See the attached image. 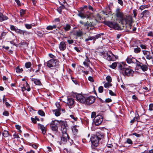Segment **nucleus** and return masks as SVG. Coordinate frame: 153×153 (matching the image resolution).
Segmentation results:
<instances>
[{
	"label": "nucleus",
	"mask_w": 153,
	"mask_h": 153,
	"mask_svg": "<svg viewBox=\"0 0 153 153\" xmlns=\"http://www.w3.org/2000/svg\"><path fill=\"white\" fill-rule=\"evenodd\" d=\"M104 35L103 33H100V34H98L97 35L92 36L93 39V43H94L95 42V40L98 39V38H100L101 36L102 35Z\"/></svg>",
	"instance_id": "obj_25"
},
{
	"label": "nucleus",
	"mask_w": 153,
	"mask_h": 153,
	"mask_svg": "<svg viewBox=\"0 0 153 153\" xmlns=\"http://www.w3.org/2000/svg\"><path fill=\"white\" fill-rule=\"evenodd\" d=\"M69 138V137L67 133H62V136L61 137V141L59 142V144L60 145L66 144Z\"/></svg>",
	"instance_id": "obj_10"
},
{
	"label": "nucleus",
	"mask_w": 153,
	"mask_h": 153,
	"mask_svg": "<svg viewBox=\"0 0 153 153\" xmlns=\"http://www.w3.org/2000/svg\"><path fill=\"white\" fill-rule=\"evenodd\" d=\"M9 113L8 111H4L3 113V115L4 116H8L9 115Z\"/></svg>",
	"instance_id": "obj_60"
},
{
	"label": "nucleus",
	"mask_w": 153,
	"mask_h": 153,
	"mask_svg": "<svg viewBox=\"0 0 153 153\" xmlns=\"http://www.w3.org/2000/svg\"><path fill=\"white\" fill-rule=\"evenodd\" d=\"M59 31L58 33H59L61 35L63 36V37L64 38H68V37L65 36V30H63L62 29H59Z\"/></svg>",
	"instance_id": "obj_28"
},
{
	"label": "nucleus",
	"mask_w": 153,
	"mask_h": 153,
	"mask_svg": "<svg viewBox=\"0 0 153 153\" xmlns=\"http://www.w3.org/2000/svg\"><path fill=\"white\" fill-rule=\"evenodd\" d=\"M8 18L5 15H4L1 13L0 12V22L7 20Z\"/></svg>",
	"instance_id": "obj_23"
},
{
	"label": "nucleus",
	"mask_w": 153,
	"mask_h": 153,
	"mask_svg": "<svg viewBox=\"0 0 153 153\" xmlns=\"http://www.w3.org/2000/svg\"><path fill=\"white\" fill-rule=\"evenodd\" d=\"M10 134L8 131L4 130L2 133V135L5 137H7L10 135Z\"/></svg>",
	"instance_id": "obj_34"
},
{
	"label": "nucleus",
	"mask_w": 153,
	"mask_h": 153,
	"mask_svg": "<svg viewBox=\"0 0 153 153\" xmlns=\"http://www.w3.org/2000/svg\"><path fill=\"white\" fill-rule=\"evenodd\" d=\"M59 4L62 5H64V6H66L68 5L65 0H59Z\"/></svg>",
	"instance_id": "obj_30"
},
{
	"label": "nucleus",
	"mask_w": 153,
	"mask_h": 153,
	"mask_svg": "<svg viewBox=\"0 0 153 153\" xmlns=\"http://www.w3.org/2000/svg\"><path fill=\"white\" fill-rule=\"evenodd\" d=\"M118 0V3L120 5L122 6L123 5V3L122 0Z\"/></svg>",
	"instance_id": "obj_62"
},
{
	"label": "nucleus",
	"mask_w": 153,
	"mask_h": 153,
	"mask_svg": "<svg viewBox=\"0 0 153 153\" xmlns=\"http://www.w3.org/2000/svg\"><path fill=\"white\" fill-rule=\"evenodd\" d=\"M107 146L108 148H111L113 147V145L112 143H111V142L108 141L107 144Z\"/></svg>",
	"instance_id": "obj_50"
},
{
	"label": "nucleus",
	"mask_w": 153,
	"mask_h": 153,
	"mask_svg": "<svg viewBox=\"0 0 153 153\" xmlns=\"http://www.w3.org/2000/svg\"><path fill=\"white\" fill-rule=\"evenodd\" d=\"M79 22L80 24H81L82 25H83V26L85 27H87V28H88V21H87L85 22H84L83 21H79Z\"/></svg>",
	"instance_id": "obj_37"
},
{
	"label": "nucleus",
	"mask_w": 153,
	"mask_h": 153,
	"mask_svg": "<svg viewBox=\"0 0 153 153\" xmlns=\"http://www.w3.org/2000/svg\"><path fill=\"white\" fill-rule=\"evenodd\" d=\"M95 100V98L94 97L90 96L85 98V102L84 103L87 105H90L93 103Z\"/></svg>",
	"instance_id": "obj_12"
},
{
	"label": "nucleus",
	"mask_w": 153,
	"mask_h": 153,
	"mask_svg": "<svg viewBox=\"0 0 153 153\" xmlns=\"http://www.w3.org/2000/svg\"><path fill=\"white\" fill-rule=\"evenodd\" d=\"M36 33L38 35V36L40 37H42L43 36V34L42 32L41 31H37Z\"/></svg>",
	"instance_id": "obj_55"
},
{
	"label": "nucleus",
	"mask_w": 153,
	"mask_h": 153,
	"mask_svg": "<svg viewBox=\"0 0 153 153\" xmlns=\"http://www.w3.org/2000/svg\"><path fill=\"white\" fill-rule=\"evenodd\" d=\"M150 5H142L140 6V9L141 10H143L145 8H147L149 7Z\"/></svg>",
	"instance_id": "obj_45"
},
{
	"label": "nucleus",
	"mask_w": 153,
	"mask_h": 153,
	"mask_svg": "<svg viewBox=\"0 0 153 153\" xmlns=\"http://www.w3.org/2000/svg\"><path fill=\"white\" fill-rule=\"evenodd\" d=\"M23 88L25 90H26L28 91H30V87L29 86V85L28 84L27 82H26V86H24Z\"/></svg>",
	"instance_id": "obj_31"
},
{
	"label": "nucleus",
	"mask_w": 153,
	"mask_h": 153,
	"mask_svg": "<svg viewBox=\"0 0 153 153\" xmlns=\"http://www.w3.org/2000/svg\"><path fill=\"white\" fill-rule=\"evenodd\" d=\"M15 32L18 33H19L21 34H22L24 35L25 34H26L27 33V32L25 30H22L20 29H18L17 28L16 29Z\"/></svg>",
	"instance_id": "obj_24"
},
{
	"label": "nucleus",
	"mask_w": 153,
	"mask_h": 153,
	"mask_svg": "<svg viewBox=\"0 0 153 153\" xmlns=\"http://www.w3.org/2000/svg\"><path fill=\"white\" fill-rule=\"evenodd\" d=\"M150 13L148 10H145L141 13V18L143 20H146L148 17H149Z\"/></svg>",
	"instance_id": "obj_14"
},
{
	"label": "nucleus",
	"mask_w": 153,
	"mask_h": 153,
	"mask_svg": "<svg viewBox=\"0 0 153 153\" xmlns=\"http://www.w3.org/2000/svg\"><path fill=\"white\" fill-rule=\"evenodd\" d=\"M71 27L70 25L67 24L63 27L62 29L65 30L66 32L70 30L71 29Z\"/></svg>",
	"instance_id": "obj_27"
},
{
	"label": "nucleus",
	"mask_w": 153,
	"mask_h": 153,
	"mask_svg": "<svg viewBox=\"0 0 153 153\" xmlns=\"http://www.w3.org/2000/svg\"><path fill=\"white\" fill-rule=\"evenodd\" d=\"M86 6L87 7L86 8V9L87 10L88 9L89 10H91L93 12L95 11V10H94L93 7L90 5H89L88 6Z\"/></svg>",
	"instance_id": "obj_39"
},
{
	"label": "nucleus",
	"mask_w": 153,
	"mask_h": 153,
	"mask_svg": "<svg viewBox=\"0 0 153 153\" xmlns=\"http://www.w3.org/2000/svg\"><path fill=\"white\" fill-rule=\"evenodd\" d=\"M93 40V37L92 36H88V38H86L85 40V41L86 42H87L89 40Z\"/></svg>",
	"instance_id": "obj_52"
},
{
	"label": "nucleus",
	"mask_w": 153,
	"mask_h": 153,
	"mask_svg": "<svg viewBox=\"0 0 153 153\" xmlns=\"http://www.w3.org/2000/svg\"><path fill=\"white\" fill-rule=\"evenodd\" d=\"M39 128L42 131V133L45 134L46 133V128L44 126L40 124H38Z\"/></svg>",
	"instance_id": "obj_19"
},
{
	"label": "nucleus",
	"mask_w": 153,
	"mask_h": 153,
	"mask_svg": "<svg viewBox=\"0 0 153 153\" xmlns=\"http://www.w3.org/2000/svg\"><path fill=\"white\" fill-rule=\"evenodd\" d=\"M95 135L97 136L98 139H99V140L103 139L104 137V134L101 131L97 132Z\"/></svg>",
	"instance_id": "obj_22"
},
{
	"label": "nucleus",
	"mask_w": 153,
	"mask_h": 153,
	"mask_svg": "<svg viewBox=\"0 0 153 153\" xmlns=\"http://www.w3.org/2000/svg\"><path fill=\"white\" fill-rule=\"evenodd\" d=\"M117 68L120 72L124 76L128 77L133 76L134 71L130 68H126L123 62L119 63L117 65Z\"/></svg>",
	"instance_id": "obj_2"
},
{
	"label": "nucleus",
	"mask_w": 153,
	"mask_h": 153,
	"mask_svg": "<svg viewBox=\"0 0 153 153\" xmlns=\"http://www.w3.org/2000/svg\"><path fill=\"white\" fill-rule=\"evenodd\" d=\"M110 83V82H107L105 83L104 85V87L105 88H107L112 86V85L111 83Z\"/></svg>",
	"instance_id": "obj_42"
},
{
	"label": "nucleus",
	"mask_w": 153,
	"mask_h": 153,
	"mask_svg": "<svg viewBox=\"0 0 153 153\" xmlns=\"http://www.w3.org/2000/svg\"><path fill=\"white\" fill-rule=\"evenodd\" d=\"M66 103L70 107V106H73L74 104V100L73 98H68Z\"/></svg>",
	"instance_id": "obj_17"
},
{
	"label": "nucleus",
	"mask_w": 153,
	"mask_h": 153,
	"mask_svg": "<svg viewBox=\"0 0 153 153\" xmlns=\"http://www.w3.org/2000/svg\"><path fill=\"white\" fill-rule=\"evenodd\" d=\"M145 64H143L141 62H138V63H137L136 66L141 69L143 71L145 72L148 70L149 66L146 61Z\"/></svg>",
	"instance_id": "obj_8"
},
{
	"label": "nucleus",
	"mask_w": 153,
	"mask_h": 153,
	"mask_svg": "<svg viewBox=\"0 0 153 153\" xmlns=\"http://www.w3.org/2000/svg\"><path fill=\"white\" fill-rule=\"evenodd\" d=\"M141 51V49L139 47L135 48L134 49V52L136 53H139Z\"/></svg>",
	"instance_id": "obj_43"
},
{
	"label": "nucleus",
	"mask_w": 153,
	"mask_h": 153,
	"mask_svg": "<svg viewBox=\"0 0 153 153\" xmlns=\"http://www.w3.org/2000/svg\"><path fill=\"white\" fill-rule=\"evenodd\" d=\"M126 143L131 145L133 144V142L132 141L131 139H130L129 138H128L127 139L126 142Z\"/></svg>",
	"instance_id": "obj_48"
},
{
	"label": "nucleus",
	"mask_w": 153,
	"mask_h": 153,
	"mask_svg": "<svg viewBox=\"0 0 153 153\" xmlns=\"http://www.w3.org/2000/svg\"><path fill=\"white\" fill-rule=\"evenodd\" d=\"M26 12V10L21 9L20 10V16L21 17L23 16L25 14Z\"/></svg>",
	"instance_id": "obj_36"
},
{
	"label": "nucleus",
	"mask_w": 153,
	"mask_h": 153,
	"mask_svg": "<svg viewBox=\"0 0 153 153\" xmlns=\"http://www.w3.org/2000/svg\"><path fill=\"white\" fill-rule=\"evenodd\" d=\"M57 27V26L56 25H53V26L49 25L48 26L46 29L48 30H52L54 29H56Z\"/></svg>",
	"instance_id": "obj_29"
},
{
	"label": "nucleus",
	"mask_w": 153,
	"mask_h": 153,
	"mask_svg": "<svg viewBox=\"0 0 153 153\" xmlns=\"http://www.w3.org/2000/svg\"><path fill=\"white\" fill-rule=\"evenodd\" d=\"M115 16L117 20L122 22L125 21L126 23H130L132 22V19L129 16L125 15L120 8H117L115 11Z\"/></svg>",
	"instance_id": "obj_1"
},
{
	"label": "nucleus",
	"mask_w": 153,
	"mask_h": 153,
	"mask_svg": "<svg viewBox=\"0 0 153 153\" xmlns=\"http://www.w3.org/2000/svg\"><path fill=\"white\" fill-rule=\"evenodd\" d=\"M56 105L57 108V109L59 110H61V107L59 103L58 102H56Z\"/></svg>",
	"instance_id": "obj_49"
},
{
	"label": "nucleus",
	"mask_w": 153,
	"mask_h": 153,
	"mask_svg": "<svg viewBox=\"0 0 153 153\" xmlns=\"http://www.w3.org/2000/svg\"><path fill=\"white\" fill-rule=\"evenodd\" d=\"M149 110L150 111H153V103H151L149 105Z\"/></svg>",
	"instance_id": "obj_56"
},
{
	"label": "nucleus",
	"mask_w": 153,
	"mask_h": 153,
	"mask_svg": "<svg viewBox=\"0 0 153 153\" xmlns=\"http://www.w3.org/2000/svg\"><path fill=\"white\" fill-rule=\"evenodd\" d=\"M73 35L77 37H81L83 35V33L82 30H76L75 31Z\"/></svg>",
	"instance_id": "obj_21"
},
{
	"label": "nucleus",
	"mask_w": 153,
	"mask_h": 153,
	"mask_svg": "<svg viewBox=\"0 0 153 153\" xmlns=\"http://www.w3.org/2000/svg\"><path fill=\"white\" fill-rule=\"evenodd\" d=\"M71 79L72 80V81L76 84L77 85L78 84V82L76 80V79L74 78L71 77Z\"/></svg>",
	"instance_id": "obj_53"
},
{
	"label": "nucleus",
	"mask_w": 153,
	"mask_h": 153,
	"mask_svg": "<svg viewBox=\"0 0 153 153\" xmlns=\"http://www.w3.org/2000/svg\"><path fill=\"white\" fill-rule=\"evenodd\" d=\"M94 25L93 22H90L89 23L88 22V28L89 27H91L94 26Z\"/></svg>",
	"instance_id": "obj_61"
},
{
	"label": "nucleus",
	"mask_w": 153,
	"mask_h": 153,
	"mask_svg": "<svg viewBox=\"0 0 153 153\" xmlns=\"http://www.w3.org/2000/svg\"><path fill=\"white\" fill-rule=\"evenodd\" d=\"M68 39L67 42L69 45L71 44L74 43V40L73 39H71V37H70L69 38L68 37Z\"/></svg>",
	"instance_id": "obj_40"
},
{
	"label": "nucleus",
	"mask_w": 153,
	"mask_h": 153,
	"mask_svg": "<svg viewBox=\"0 0 153 153\" xmlns=\"http://www.w3.org/2000/svg\"><path fill=\"white\" fill-rule=\"evenodd\" d=\"M32 64L30 62H27L25 63V67L27 68H29L31 67Z\"/></svg>",
	"instance_id": "obj_38"
},
{
	"label": "nucleus",
	"mask_w": 153,
	"mask_h": 153,
	"mask_svg": "<svg viewBox=\"0 0 153 153\" xmlns=\"http://www.w3.org/2000/svg\"><path fill=\"white\" fill-rule=\"evenodd\" d=\"M101 53L104 58L109 61H114L118 58L117 56L114 55L109 51H103Z\"/></svg>",
	"instance_id": "obj_4"
},
{
	"label": "nucleus",
	"mask_w": 153,
	"mask_h": 153,
	"mask_svg": "<svg viewBox=\"0 0 153 153\" xmlns=\"http://www.w3.org/2000/svg\"><path fill=\"white\" fill-rule=\"evenodd\" d=\"M76 98L77 100L80 102L84 103L85 102V98L82 95L80 94H78L76 95Z\"/></svg>",
	"instance_id": "obj_15"
},
{
	"label": "nucleus",
	"mask_w": 153,
	"mask_h": 153,
	"mask_svg": "<svg viewBox=\"0 0 153 153\" xmlns=\"http://www.w3.org/2000/svg\"><path fill=\"white\" fill-rule=\"evenodd\" d=\"M70 117L71 118L73 119L75 121H76L77 120V117H75L74 115H70Z\"/></svg>",
	"instance_id": "obj_59"
},
{
	"label": "nucleus",
	"mask_w": 153,
	"mask_h": 153,
	"mask_svg": "<svg viewBox=\"0 0 153 153\" xmlns=\"http://www.w3.org/2000/svg\"><path fill=\"white\" fill-rule=\"evenodd\" d=\"M59 125L61 126V130L62 133H67V124L66 121L62 120L59 121Z\"/></svg>",
	"instance_id": "obj_9"
},
{
	"label": "nucleus",
	"mask_w": 153,
	"mask_h": 153,
	"mask_svg": "<svg viewBox=\"0 0 153 153\" xmlns=\"http://www.w3.org/2000/svg\"><path fill=\"white\" fill-rule=\"evenodd\" d=\"M106 79L108 82H111L112 81L111 78V76H107L106 77Z\"/></svg>",
	"instance_id": "obj_47"
},
{
	"label": "nucleus",
	"mask_w": 153,
	"mask_h": 153,
	"mask_svg": "<svg viewBox=\"0 0 153 153\" xmlns=\"http://www.w3.org/2000/svg\"><path fill=\"white\" fill-rule=\"evenodd\" d=\"M140 46L143 49H146L147 48L146 45L143 44L140 45Z\"/></svg>",
	"instance_id": "obj_64"
},
{
	"label": "nucleus",
	"mask_w": 153,
	"mask_h": 153,
	"mask_svg": "<svg viewBox=\"0 0 153 153\" xmlns=\"http://www.w3.org/2000/svg\"><path fill=\"white\" fill-rule=\"evenodd\" d=\"M60 110L58 109L52 110V111L53 114L56 117L59 116L61 114Z\"/></svg>",
	"instance_id": "obj_26"
},
{
	"label": "nucleus",
	"mask_w": 153,
	"mask_h": 153,
	"mask_svg": "<svg viewBox=\"0 0 153 153\" xmlns=\"http://www.w3.org/2000/svg\"><path fill=\"white\" fill-rule=\"evenodd\" d=\"M118 64H118L119 63L118 62H114L113 63L112 65H110L109 67L111 68H112V69H115L117 66V64Z\"/></svg>",
	"instance_id": "obj_35"
},
{
	"label": "nucleus",
	"mask_w": 153,
	"mask_h": 153,
	"mask_svg": "<svg viewBox=\"0 0 153 153\" xmlns=\"http://www.w3.org/2000/svg\"><path fill=\"white\" fill-rule=\"evenodd\" d=\"M32 24H26L25 25V27L27 29H30L32 28Z\"/></svg>",
	"instance_id": "obj_51"
},
{
	"label": "nucleus",
	"mask_w": 153,
	"mask_h": 153,
	"mask_svg": "<svg viewBox=\"0 0 153 153\" xmlns=\"http://www.w3.org/2000/svg\"><path fill=\"white\" fill-rule=\"evenodd\" d=\"M143 54L145 56L146 58L148 60H150L153 59V57L151 55V54L149 51H143Z\"/></svg>",
	"instance_id": "obj_16"
},
{
	"label": "nucleus",
	"mask_w": 153,
	"mask_h": 153,
	"mask_svg": "<svg viewBox=\"0 0 153 153\" xmlns=\"http://www.w3.org/2000/svg\"><path fill=\"white\" fill-rule=\"evenodd\" d=\"M89 60L88 59H87V60H86V61H85L83 62V64L85 66L88 67L89 65Z\"/></svg>",
	"instance_id": "obj_44"
},
{
	"label": "nucleus",
	"mask_w": 153,
	"mask_h": 153,
	"mask_svg": "<svg viewBox=\"0 0 153 153\" xmlns=\"http://www.w3.org/2000/svg\"><path fill=\"white\" fill-rule=\"evenodd\" d=\"M17 27H15L13 25H10V29L11 30L16 31V29Z\"/></svg>",
	"instance_id": "obj_57"
},
{
	"label": "nucleus",
	"mask_w": 153,
	"mask_h": 153,
	"mask_svg": "<svg viewBox=\"0 0 153 153\" xmlns=\"http://www.w3.org/2000/svg\"><path fill=\"white\" fill-rule=\"evenodd\" d=\"M87 7L86 5L80 8L78 11L77 15L82 19L90 18L92 16V13L87 10L86 8Z\"/></svg>",
	"instance_id": "obj_3"
},
{
	"label": "nucleus",
	"mask_w": 153,
	"mask_h": 153,
	"mask_svg": "<svg viewBox=\"0 0 153 153\" xmlns=\"http://www.w3.org/2000/svg\"><path fill=\"white\" fill-rule=\"evenodd\" d=\"M90 140L93 145L95 147L98 146L99 140L96 135H93L91 137Z\"/></svg>",
	"instance_id": "obj_11"
},
{
	"label": "nucleus",
	"mask_w": 153,
	"mask_h": 153,
	"mask_svg": "<svg viewBox=\"0 0 153 153\" xmlns=\"http://www.w3.org/2000/svg\"><path fill=\"white\" fill-rule=\"evenodd\" d=\"M91 118L94 119H93V122L94 124L97 126L100 125L103 120V117L101 115L97 114L96 115V113L95 112L91 113Z\"/></svg>",
	"instance_id": "obj_5"
},
{
	"label": "nucleus",
	"mask_w": 153,
	"mask_h": 153,
	"mask_svg": "<svg viewBox=\"0 0 153 153\" xmlns=\"http://www.w3.org/2000/svg\"><path fill=\"white\" fill-rule=\"evenodd\" d=\"M76 126H75L72 127V129L73 133L74 134H76L78 131V130L76 128Z\"/></svg>",
	"instance_id": "obj_32"
},
{
	"label": "nucleus",
	"mask_w": 153,
	"mask_h": 153,
	"mask_svg": "<svg viewBox=\"0 0 153 153\" xmlns=\"http://www.w3.org/2000/svg\"><path fill=\"white\" fill-rule=\"evenodd\" d=\"M59 121L57 120L52 121L50 124V127L52 131L55 132L58 131V125H59Z\"/></svg>",
	"instance_id": "obj_7"
},
{
	"label": "nucleus",
	"mask_w": 153,
	"mask_h": 153,
	"mask_svg": "<svg viewBox=\"0 0 153 153\" xmlns=\"http://www.w3.org/2000/svg\"><path fill=\"white\" fill-rule=\"evenodd\" d=\"M16 72L18 73H21L23 71V70L22 68H20L19 66L16 67L15 69Z\"/></svg>",
	"instance_id": "obj_33"
},
{
	"label": "nucleus",
	"mask_w": 153,
	"mask_h": 153,
	"mask_svg": "<svg viewBox=\"0 0 153 153\" xmlns=\"http://www.w3.org/2000/svg\"><path fill=\"white\" fill-rule=\"evenodd\" d=\"M105 24L111 28H114L115 29H118V24L114 22L106 21Z\"/></svg>",
	"instance_id": "obj_13"
},
{
	"label": "nucleus",
	"mask_w": 153,
	"mask_h": 153,
	"mask_svg": "<svg viewBox=\"0 0 153 153\" xmlns=\"http://www.w3.org/2000/svg\"><path fill=\"white\" fill-rule=\"evenodd\" d=\"M59 62L57 59H51L47 62V66L51 69L57 68L59 65Z\"/></svg>",
	"instance_id": "obj_6"
},
{
	"label": "nucleus",
	"mask_w": 153,
	"mask_h": 153,
	"mask_svg": "<svg viewBox=\"0 0 153 153\" xmlns=\"http://www.w3.org/2000/svg\"><path fill=\"white\" fill-rule=\"evenodd\" d=\"M88 80L91 82H93L94 81L93 77L91 76H90L88 77Z\"/></svg>",
	"instance_id": "obj_63"
},
{
	"label": "nucleus",
	"mask_w": 153,
	"mask_h": 153,
	"mask_svg": "<svg viewBox=\"0 0 153 153\" xmlns=\"http://www.w3.org/2000/svg\"><path fill=\"white\" fill-rule=\"evenodd\" d=\"M38 114L42 116H45V113L44 111L42 110H39L38 111Z\"/></svg>",
	"instance_id": "obj_41"
},
{
	"label": "nucleus",
	"mask_w": 153,
	"mask_h": 153,
	"mask_svg": "<svg viewBox=\"0 0 153 153\" xmlns=\"http://www.w3.org/2000/svg\"><path fill=\"white\" fill-rule=\"evenodd\" d=\"M31 80L36 85H42V83L39 79L35 78H31Z\"/></svg>",
	"instance_id": "obj_20"
},
{
	"label": "nucleus",
	"mask_w": 153,
	"mask_h": 153,
	"mask_svg": "<svg viewBox=\"0 0 153 153\" xmlns=\"http://www.w3.org/2000/svg\"><path fill=\"white\" fill-rule=\"evenodd\" d=\"M138 62H139V61H137V59H135L134 57H132L131 58V62L135 63L137 65V63H138Z\"/></svg>",
	"instance_id": "obj_46"
},
{
	"label": "nucleus",
	"mask_w": 153,
	"mask_h": 153,
	"mask_svg": "<svg viewBox=\"0 0 153 153\" xmlns=\"http://www.w3.org/2000/svg\"><path fill=\"white\" fill-rule=\"evenodd\" d=\"M98 91L100 93H102L103 91V88L102 86H100L99 87Z\"/></svg>",
	"instance_id": "obj_54"
},
{
	"label": "nucleus",
	"mask_w": 153,
	"mask_h": 153,
	"mask_svg": "<svg viewBox=\"0 0 153 153\" xmlns=\"http://www.w3.org/2000/svg\"><path fill=\"white\" fill-rule=\"evenodd\" d=\"M126 60L128 64L132 63L131 58H130L129 57H127V58L126 59Z\"/></svg>",
	"instance_id": "obj_58"
},
{
	"label": "nucleus",
	"mask_w": 153,
	"mask_h": 153,
	"mask_svg": "<svg viewBox=\"0 0 153 153\" xmlns=\"http://www.w3.org/2000/svg\"><path fill=\"white\" fill-rule=\"evenodd\" d=\"M66 45L64 41L61 42L59 45V47L61 51H63L65 50Z\"/></svg>",
	"instance_id": "obj_18"
}]
</instances>
